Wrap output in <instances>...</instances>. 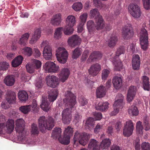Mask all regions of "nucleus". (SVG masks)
I'll use <instances>...</instances> for the list:
<instances>
[{
  "mask_svg": "<svg viewBox=\"0 0 150 150\" xmlns=\"http://www.w3.org/2000/svg\"><path fill=\"white\" fill-rule=\"evenodd\" d=\"M15 78L13 76H8L4 79V82L7 86H11L14 84Z\"/></svg>",
  "mask_w": 150,
  "mask_h": 150,
  "instance_id": "nucleus-28",
  "label": "nucleus"
},
{
  "mask_svg": "<svg viewBox=\"0 0 150 150\" xmlns=\"http://www.w3.org/2000/svg\"><path fill=\"white\" fill-rule=\"evenodd\" d=\"M140 140L139 138H136L134 142L135 149L136 150H139L140 149Z\"/></svg>",
  "mask_w": 150,
  "mask_h": 150,
  "instance_id": "nucleus-62",
  "label": "nucleus"
},
{
  "mask_svg": "<svg viewBox=\"0 0 150 150\" xmlns=\"http://www.w3.org/2000/svg\"><path fill=\"white\" fill-rule=\"evenodd\" d=\"M41 65V62L39 60L34 59L31 63H28L26 66V68L28 72L32 73L35 69H39Z\"/></svg>",
  "mask_w": 150,
  "mask_h": 150,
  "instance_id": "nucleus-11",
  "label": "nucleus"
},
{
  "mask_svg": "<svg viewBox=\"0 0 150 150\" xmlns=\"http://www.w3.org/2000/svg\"><path fill=\"white\" fill-rule=\"evenodd\" d=\"M30 36L28 33H25L22 35L18 43L21 45L25 46L26 44V42Z\"/></svg>",
  "mask_w": 150,
  "mask_h": 150,
  "instance_id": "nucleus-33",
  "label": "nucleus"
},
{
  "mask_svg": "<svg viewBox=\"0 0 150 150\" xmlns=\"http://www.w3.org/2000/svg\"><path fill=\"white\" fill-rule=\"evenodd\" d=\"M148 34L145 28H142L140 32V44L141 48L144 50H146L148 46Z\"/></svg>",
  "mask_w": 150,
  "mask_h": 150,
  "instance_id": "nucleus-7",
  "label": "nucleus"
},
{
  "mask_svg": "<svg viewBox=\"0 0 150 150\" xmlns=\"http://www.w3.org/2000/svg\"><path fill=\"white\" fill-rule=\"evenodd\" d=\"M41 36V31L40 29H37L34 32L32 38L30 41L31 44H33L40 38Z\"/></svg>",
  "mask_w": 150,
  "mask_h": 150,
  "instance_id": "nucleus-24",
  "label": "nucleus"
},
{
  "mask_svg": "<svg viewBox=\"0 0 150 150\" xmlns=\"http://www.w3.org/2000/svg\"><path fill=\"white\" fill-rule=\"evenodd\" d=\"M141 147L142 150H150V145L148 142H145L142 143Z\"/></svg>",
  "mask_w": 150,
  "mask_h": 150,
  "instance_id": "nucleus-63",
  "label": "nucleus"
},
{
  "mask_svg": "<svg viewBox=\"0 0 150 150\" xmlns=\"http://www.w3.org/2000/svg\"><path fill=\"white\" fill-rule=\"evenodd\" d=\"M58 94V91L56 89L53 90L51 93L48 96V99L50 102H53L56 99Z\"/></svg>",
  "mask_w": 150,
  "mask_h": 150,
  "instance_id": "nucleus-41",
  "label": "nucleus"
},
{
  "mask_svg": "<svg viewBox=\"0 0 150 150\" xmlns=\"http://www.w3.org/2000/svg\"><path fill=\"white\" fill-rule=\"evenodd\" d=\"M69 74L70 71L68 69H62L59 74L60 81L62 83L65 82L68 79Z\"/></svg>",
  "mask_w": 150,
  "mask_h": 150,
  "instance_id": "nucleus-18",
  "label": "nucleus"
},
{
  "mask_svg": "<svg viewBox=\"0 0 150 150\" xmlns=\"http://www.w3.org/2000/svg\"><path fill=\"white\" fill-rule=\"evenodd\" d=\"M94 120L93 118L90 117L86 121V128L90 129L93 127L94 124Z\"/></svg>",
  "mask_w": 150,
  "mask_h": 150,
  "instance_id": "nucleus-44",
  "label": "nucleus"
},
{
  "mask_svg": "<svg viewBox=\"0 0 150 150\" xmlns=\"http://www.w3.org/2000/svg\"><path fill=\"white\" fill-rule=\"evenodd\" d=\"M65 96L66 98L63 99L64 103L67 108L62 112V121L64 123L69 124L72 117V110L75 109L76 98L74 94L69 91L65 92Z\"/></svg>",
  "mask_w": 150,
  "mask_h": 150,
  "instance_id": "nucleus-1",
  "label": "nucleus"
},
{
  "mask_svg": "<svg viewBox=\"0 0 150 150\" xmlns=\"http://www.w3.org/2000/svg\"><path fill=\"white\" fill-rule=\"evenodd\" d=\"M23 58L21 56H18L14 59L12 62V65L13 67L19 66L21 64Z\"/></svg>",
  "mask_w": 150,
  "mask_h": 150,
  "instance_id": "nucleus-37",
  "label": "nucleus"
},
{
  "mask_svg": "<svg viewBox=\"0 0 150 150\" xmlns=\"http://www.w3.org/2000/svg\"><path fill=\"white\" fill-rule=\"evenodd\" d=\"M62 21V15L59 13L54 15L51 19V23L54 26L59 25Z\"/></svg>",
  "mask_w": 150,
  "mask_h": 150,
  "instance_id": "nucleus-22",
  "label": "nucleus"
},
{
  "mask_svg": "<svg viewBox=\"0 0 150 150\" xmlns=\"http://www.w3.org/2000/svg\"><path fill=\"white\" fill-rule=\"evenodd\" d=\"M39 128L41 132H45L46 129L50 130L54 125V119L51 117H49L46 119L45 116L40 117L38 120Z\"/></svg>",
  "mask_w": 150,
  "mask_h": 150,
  "instance_id": "nucleus-3",
  "label": "nucleus"
},
{
  "mask_svg": "<svg viewBox=\"0 0 150 150\" xmlns=\"http://www.w3.org/2000/svg\"><path fill=\"white\" fill-rule=\"evenodd\" d=\"M112 82L114 87L117 89L121 87L122 83V80L120 77L115 76L113 77Z\"/></svg>",
  "mask_w": 150,
  "mask_h": 150,
  "instance_id": "nucleus-27",
  "label": "nucleus"
},
{
  "mask_svg": "<svg viewBox=\"0 0 150 150\" xmlns=\"http://www.w3.org/2000/svg\"><path fill=\"white\" fill-rule=\"evenodd\" d=\"M136 130L137 133L142 134L143 133V127L142 125V122L139 121L137 122L136 124Z\"/></svg>",
  "mask_w": 150,
  "mask_h": 150,
  "instance_id": "nucleus-51",
  "label": "nucleus"
},
{
  "mask_svg": "<svg viewBox=\"0 0 150 150\" xmlns=\"http://www.w3.org/2000/svg\"><path fill=\"white\" fill-rule=\"evenodd\" d=\"M101 69L100 65L96 63L92 65L88 70L89 74L93 76H96Z\"/></svg>",
  "mask_w": 150,
  "mask_h": 150,
  "instance_id": "nucleus-17",
  "label": "nucleus"
},
{
  "mask_svg": "<svg viewBox=\"0 0 150 150\" xmlns=\"http://www.w3.org/2000/svg\"><path fill=\"white\" fill-rule=\"evenodd\" d=\"M117 41V38L115 35H112L108 42V45L110 47L114 46Z\"/></svg>",
  "mask_w": 150,
  "mask_h": 150,
  "instance_id": "nucleus-39",
  "label": "nucleus"
},
{
  "mask_svg": "<svg viewBox=\"0 0 150 150\" xmlns=\"http://www.w3.org/2000/svg\"><path fill=\"white\" fill-rule=\"evenodd\" d=\"M36 87L37 88H41L42 86V79L40 78H39L36 81V82L35 84Z\"/></svg>",
  "mask_w": 150,
  "mask_h": 150,
  "instance_id": "nucleus-64",
  "label": "nucleus"
},
{
  "mask_svg": "<svg viewBox=\"0 0 150 150\" xmlns=\"http://www.w3.org/2000/svg\"><path fill=\"white\" fill-rule=\"evenodd\" d=\"M15 129L19 134L18 139L21 143L26 142L25 137L26 132L25 130V123L24 120L22 118L18 119L16 121Z\"/></svg>",
  "mask_w": 150,
  "mask_h": 150,
  "instance_id": "nucleus-2",
  "label": "nucleus"
},
{
  "mask_svg": "<svg viewBox=\"0 0 150 150\" xmlns=\"http://www.w3.org/2000/svg\"><path fill=\"white\" fill-rule=\"evenodd\" d=\"M134 126L131 120L127 121L123 129V134L125 136L129 137L132 134Z\"/></svg>",
  "mask_w": 150,
  "mask_h": 150,
  "instance_id": "nucleus-10",
  "label": "nucleus"
},
{
  "mask_svg": "<svg viewBox=\"0 0 150 150\" xmlns=\"http://www.w3.org/2000/svg\"><path fill=\"white\" fill-rule=\"evenodd\" d=\"M129 114L132 116H136L139 114V110L134 105L130 107L128 109Z\"/></svg>",
  "mask_w": 150,
  "mask_h": 150,
  "instance_id": "nucleus-36",
  "label": "nucleus"
},
{
  "mask_svg": "<svg viewBox=\"0 0 150 150\" xmlns=\"http://www.w3.org/2000/svg\"><path fill=\"white\" fill-rule=\"evenodd\" d=\"M41 47H44L43 54L44 58L46 60L51 59L52 48L48 41L44 40L40 45Z\"/></svg>",
  "mask_w": 150,
  "mask_h": 150,
  "instance_id": "nucleus-5",
  "label": "nucleus"
},
{
  "mask_svg": "<svg viewBox=\"0 0 150 150\" xmlns=\"http://www.w3.org/2000/svg\"><path fill=\"white\" fill-rule=\"evenodd\" d=\"M137 91L136 86H131L129 87L127 95V99L128 101L130 102L135 96Z\"/></svg>",
  "mask_w": 150,
  "mask_h": 150,
  "instance_id": "nucleus-19",
  "label": "nucleus"
},
{
  "mask_svg": "<svg viewBox=\"0 0 150 150\" xmlns=\"http://www.w3.org/2000/svg\"><path fill=\"white\" fill-rule=\"evenodd\" d=\"M89 53V51L87 50L83 52L81 59V61L83 62L86 60L88 57Z\"/></svg>",
  "mask_w": 150,
  "mask_h": 150,
  "instance_id": "nucleus-61",
  "label": "nucleus"
},
{
  "mask_svg": "<svg viewBox=\"0 0 150 150\" xmlns=\"http://www.w3.org/2000/svg\"><path fill=\"white\" fill-rule=\"evenodd\" d=\"M39 130L36 124L33 123L31 126V133L32 135H38L39 133Z\"/></svg>",
  "mask_w": 150,
  "mask_h": 150,
  "instance_id": "nucleus-45",
  "label": "nucleus"
},
{
  "mask_svg": "<svg viewBox=\"0 0 150 150\" xmlns=\"http://www.w3.org/2000/svg\"><path fill=\"white\" fill-rule=\"evenodd\" d=\"M90 16L91 18H95V19L99 18L100 16H102L97 8H94L91 10L90 11Z\"/></svg>",
  "mask_w": 150,
  "mask_h": 150,
  "instance_id": "nucleus-40",
  "label": "nucleus"
},
{
  "mask_svg": "<svg viewBox=\"0 0 150 150\" xmlns=\"http://www.w3.org/2000/svg\"><path fill=\"white\" fill-rule=\"evenodd\" d=\"M14 127V122L13 119H8L6 124V128L8 133H11L13 131Z\"/></svg>",
  "mask_w": 150,
  "mask_h": 150,
  "instance_id": "nucleus-29",
  "label": "nucleus"
},
{
  "mask_svg": "<svg viewBox=\"0 0 150 150\" xmlns=\"http://www.w3.org/2000/svg\"><path fill=\"white\" fill-rule=\"evenodd\" d=\"M132 66L133 69L134 70H138L139 69L140 65V58L138 54L134 55L132 60Z\"/></svg>",
  "mask_w": 150,
  "mask_h": 150,
  "instance_id": "nucleus-20",
  "label": "nucleus"
},
{
  "mask_svg": "<svg viewBox=\"0 0 150 150\" xmlns=\"http://www.w3.org/2000/svg\"><path fill=\"white\" fill-rule=\"evenodd\" d=\"M96 25L95 28L97 30H101L105 27L104 21L102 16H100L99 18L95 19Z\"/></svg>",
  "mask_w": 150,
  "mask_h": 150,
  "instance_id": "nucleus-26",
  "label": "nucleus"
},
{
  "mask_svg": "<svg viewBox=\"0 0 150 150\" xmlns=\"http://www.w3.org/2000/svg\"><path fill=\"white\" fill-rule=\"evenodd\" d=\"M46 81L47 85L52 88L57 87L59 84L58 78L54 75L47 76Z\"/></svg>",
  "mask_w": 150,
  "mask_h": 150,
  "instance_id": "nucleus-14",
  "label": "nucleus"
},
{
  "mask_svg": "<svg viewBox=\"0 0 150 150\" xmlns=\"http://www.w3.org/2000/svg\"><path fill=\"white\" fill-rule=\"evenodd\" d=\"M20 110L24 114L28 113L31 110V105H28L21 106L19 108Z\"/></svg>",
  "mask_w": 150,
  "mask_h": 150,
  "instance_id": "nucleus-47",
  "label": "nucleus"
},
{
  "mask_svg": "<svg viewBox=\"0 0 150 150\" xmlns=\"http://www.w3.org/2000/svg\"><path fill=\"white\" fill-rule=\"evenodd\" d=\"M94 5L98 8L105 9L106 5L105 4H102L100 0H93Z\"/></svg>",
  "mask_w": 150,
  "mask_h": 150,
  "instance_id": "nucleus-46",
  "label": "nucleus"
},
{
  "mask_svg": "<svg viewBox=\"0 0 150 150\" xmlns=\"http://www.w3.org/2000/svg\"><path fill=\"white\" fill-rule=\"evenodd\" d=\"M111 141L109 139H105L101 142L100 147L103 149H108L111 144Z\"/></svg>",
  "mask_w": 150,
  "mask_h": 150,
  "instance_id": "nucleus-32",
  "label": "nucleus"
},
{
  "mask_svg": "<svg viewBox=\"0 0 150 150\" xmlns=\"http://www.w3.org/2000/svg\"><path fill=\"white\" fill-rule=\"evenodd\" d=\"M143 88L145 90L149 91L150 85L149 81V78L146 76L142 77Z\"/></svg>",
  "mask_w": 150,
  "mask_h": 150,
  "instance_id": "nucleus-35",
  "label": "nucleus"
},
{
  "mask_svg": "<svg viewBox=\"0 0 150 150\" xmlns=\"http://www.w3.org/2000/svg\"><path fill=\"white\" fill-rule=\"evenodd\" d=\"M106 93V88L103 86L98 87L96 90V95L98 98L103 97L105 95Z\"/></svg>",
  "mask_w": 150,
  "mask_h": 150,
  "instance_id": "nucleus-25",
  "label": "nucleus"
},
{
  "mask_svg": "<svg viewBox=\"0 0 150 150\" xmlns=\"http://www.w3.org/2000/svg\"><path fill=\"white\" fill-rule=\"evenodd\" d=\"M81 41V39L76 35H73L69 37L68 40V45L71 47L79 45Z\"/></svg>",
  "mask_w": 150,
  "mask_h": 150,
  "instance_id": "nucleus-16",
  "label": "nucleus"
},
{
  "mask_svg": "<svg viewBox=\"0 0 150 150\" xmlns=\"http://www.w3.org/2000/svg\"><path fill=\"white\" fill-rule=\"evenodd\" d=\"M56 55L57 60L61 64L65 63L68 57V54L66 49L63 47H59L57 49Z\"/></svg>",
  "mask_w": 150,
  "mask_h": 150,
  "instance_id": "nucleus-6",
  "label": "nucleus"
},
{
  "mask_svg": "<svg viewBox=\"0 0 150 150\" xmlns=\"http://www.w3.org/2000/svg\"><path fill=\"white\" fill-rule=\"evenodd\" d=\"M124 52V47L123 46L120 47L117 49L116 53V56H119L120 54H123Z\"/></svg>",
  "mask_w": 150,
  "mask_h": 150,
  "instance_id": "nucleus-60",
  "label": "nucleus"
},
{
  "mask_svg": "<svg viewBox=\"0 0 150 150\" xmlns=\"http://www.w3.org/2000/svg\"><path fill=\"white\" fill-rule=\"evenodd\" d=\"M43 67L45 71L48 73L55 72L59 69L58 66H56L54 63L50 62H46Z\"/></svg>",
  "mask_w": 150,
  "mask_h": 150,
  "instance_id": "nucleus-12",
  "label": "nucleus"
},
{
  "mask_svg": "<svg viewBox=\"0 0 150 150\" xmlns=\"http://www.w3.org/2000/svg\"><path fill=\"white\" fill-rule=\"evenodd\" d=\"M98 142L96 140L91 139L88 145V148L90 149H92L93 150H99L98 148Z\"/></svg>",
  "mask_w": 150,
  "mask_h": 150,
  "instance_id": "nucleus-30",
  "label": "nucleus"
},
{
  "mask_svg": "<svg viewBox=\"0 0 150 150\" xmlns=\"http://www.w3.org/2000/svg\"><path fill=\"white\" fill-rule=\"evenodd\" d=\"M87 28L89 31L95 28L94 23L92 20H89L87 23Z\"/></svg>",
  "mask_w": 150,
  "mask_h": 150,
  "instance_id": "nucleus-56",
  "label": "nucleus"
},
{
  "mask_svg": "<svg viewBox=\"0 0 150 150\" xmlns=\"http://www.w3.org/2000/svg\"><path fill=\"white\" fill-rule=\"evenodd\" d=\"M129 11L131 15L135 18H138L142 14L140 7L136 4H131L128 7Z\"/></svg>",
  "mask_w": 150,
  "mask_h": 150,
  "instance_id": "nucleus-9",
  "label": "nucleus"
},
{
  "mask_svg": "<svg viewBox=\"0 0 150 150\" xmlns=\"http://www.w3.org/2000/svg\"><path fill=\"white\" fill-rule=\"evenodd\" d=\"M102 56L100 52L94 51L91 53L87 62L88 64H90L91 62L96 61L101 59Z\"/></svg>",
  "mask_w": 150,
  "mask_h": 150,
  "instance_id": "nucleus-15",
  "label": "nucleus"
},
{
  "mask_svg": "<svg viewBox=\"0 0 150 150\" xmlns=\"http://www.w3.org/2000/svg\"><path fill=\"white\" fill-rule=\"evenodd\" d=\"M18 95V98L21 101H25L28 99V94L27 92L24 91H19Z\"/></svg>",
  "mask_w": 150,
  "mask_h": 150,
  "instance_id": "nucleus-34",
  "label": "nucleus"
},
{
  "mask_svg": "<svg viewBox=\"0 0 150 150\" xmlns=\"http://www.w3.org/2000/svg\"><path fill=\"white\" fill-rule=\"evenodd\" d=\"M76 18L73 15L67 16L66 19V25L64 28V32L65 35H70L72 34L74 31L73 27L76 24Z\"/></svg>",
  "mask_w": 150,
  "mask_h": 150,
  "instance_id": "nucleus-4",
  "label": "nucleus"
},
{
  "mask_svg": "<svg viewBox=\"0 0 150 150\" xmlns=\"http://www.w3.org/2000/svg\"><path fill=\"white\" fill-rule=\"evenodd\" d=\"M134 32L131 26H125L122 30V36L124 39L128 40L132 37Z\"/></svg>",
  "mask_w": 150,
  "mask_h": 150,
  "instance_id": "nucleus-13",
  "label": "nucleus"
},
{
  "mask_svg": "<svg viewBox=\"0 0 150 150\" xmlns=\"http://www.w3.org/2000/svg\"><path fill=\"white\" fill-rule=\"evenodd\" d=\"M144 7L146 10L150 9V0H142Z\"/></svg>",
  "mask_w": 150,
  "mask_h": 150,
  "instance_id": "nucleus-59",
  "label": "nucleus"
},
{
  "mask_svg": "<svg viewBox=\"0 0 150 150\" xmlns=\"http://www.w3.org/2000/svg\"><path fill=\"white\" fill-rule=\"evenodd\" d=\"M114 61L115 62V65L114 69L117 71H120L122 66V62L120 61H119L118 62H116L115 60H114Z\"/></svg>",
  "mask_w": 150,
  "mask_h": 150,
  "instance_id": "nucleus-58",
  "label": "nucleus"
},
{
  "mask_svg": "<svg viewBox=\"0 0 150 150\" xmlns=\"http://www.w3.org/2000/svg\"><path fill=\"white\" fill-rule=\"evenodd\" d=\"M110 73L109 70L105 69L103 70L102 73L101 77L103 80H105L108 76Z\"/></svg>",
  "mask_w": 150,
  "mask_h": 150,
  "instance_id": "nucleus-54",
  "label": "nucleus"
},
{
  "mask_svg": "<svg viewBox=\"0 0 150 150\" xmlns=\"http://www.w3.org/2000/svg\"><path fill=\"white\" fill-rule=\"evenodd\" d=\"M72 8L76 11H79L82 8L83 5L81 2L74 3L72 6Z\"/></svg>",
  "mask_w": 150,
  "mask_h": 150,
  "instance_id": "nucleus-52",
  "label": "nucleus"
},
{
  "mask_svg": "<svg viewBox=\"0 0 150 150\" xmlns=\"http://www.w3.org/2000/svg\"><path fill=\"white\" fill-rule=\"evenodd\" d=\"M81 54L80 49L78 47L76 48L73 51L72 54V58L73 59H76Z\"/></svg>",
  "mask_w": 150,
  "mask_h": 150,
  "instance_id": "nucleus-53",
  "label": "nucleus"
},
{
  "mask_svg": "<svg viewBox=\"0 0 150 150\" xmlns=\"http://www.w3.org/2000/svg\"><path fill=\"white\" fill-rule=\"evenodd\" d=\"M119 98L116 100L113 105V106L120 108H122V106L124 104L123 102L124 96L121 94H119L116 96V98Z\"/></svg>",
  "mask_w": 150,
  "mask_h": 150,
  "instance_id": "nucleus-23",
  "label": "nucleus"
},
{
  "mask_svg": "<svg viewBox=\"0 0 150 150\" xmlns=\"http://www.w3.org/2000/svg\"><path fill=\"white\" fill-rule=\"evenodd\" d=\"M109 103L106 102L104 103L99 102L96 106V110L103 111L108 108Z\"/></svg>",
  "mask_w": 150,
  "mask_h": 150,
  "instance_id": "nucleus-31",
  "label": "nucleus"
},
{
  "mask_svg": "<svg viewBox=\"0 0 150 150\" xmlns=\"http://www.w3.org/2000/svg\"><path fill=\"white\" fill-rule=\"evenodd\" d=\"M49 105V103L46 101H45V100H44L43 99L42 103L40 105L41 108L44 111H47L50 108Z\"/></svg>",
  "mask_w": 150,
  "mask_h": 150,
  "instance_id": "nucleus-49",
  "label": "nucleus"
},
{
  "mask_svg": "<svg viewBox=\"0 0 150 150\" xmlns=\"http://www.w3.org/2000/svg\"><path fill=\"white\" fill-rule=\"evenodd\" d=\"M16 94L15 92L11 91H8L6 93V99L8 104L14 102L16 100Z\"/></svg>",
  "mask_w": 150,
  "mask_h": 150,
  "instance_id": "nucleus-21",
  "label": "nucleus"
},
{
  "mask_svg": "<svg viewBox=\"0 0 150 150\" xmlns=\"http://www.w3.org/2000/svg\"><path fill=\"white\" fill-rule=\"evenodd\" d=\"M22 52L24 54L30 56L32 54V50L30 47H25L23 49Z\"/></svg>",
  "mask_w": 150,
  "mask_h": 150,
  "instance_id": "nucleus-50",
  "label": "nucleus"
},
{
  "mask_svg": "<svg viewBox=\"0 0 150 150\" xmlns=\"http://www.w3.org/2000/svg\"><path fill=\"white\" fill-rule=\"evenodd\" d=\"M62 132L61 129L60 128H55L53 130L52 134V137L53 139H55L61 137V134Z\"/></svg>",
  "mask_w": 150,
  "mask_h": 150,
  "instance_id": "nucleus-38",
  "label": "nucleus"
},
{
  "mask_svg": "<svg viewBox=\"0 0 150 150\" xmlns=\"http://www.w3.org/2000/svg\"><path fill=\"white\" fill-rule=\"evenodd\" d=\"M88 15L87 13H84L79 16L80 23L82 24H85L87 17Z\"/></svg>",
  "mask_w": 150,
  "mask_h": 150,
  "instance_id": "nucleus-55",
  "label": "nucleus"
},
{
  "mask_svg": "<svg viewBox=\"0 0 150 150\" xmlns=\"http://www.w3.org/2000/svg\"><path fill=\"white\" fill-rule=\"evenodd\" d=\"M73 129L70 126L65 128L64 131V134L70 137L72 135L73 131Z\"/></svg>",
  "mask_w": 150,
  "mask_h": 150,
  "instance_id": "nucleus-48",
  "label": "nucleus"
},
{
  "mask_svg": "<svg viewBox=\"0 0 150 150\" xmlns=\"http://www.w3.org/2000/svg\"><path fill=\"white\" fill-rule=\"evenodd\" d=\"M74 141V144L79 141L81 144L85 146L88 141V136L86 133H79L77 132L75 134Z\"/></svg>",
  "mask_w": 150,
  "mask_h": 150,
  "instance_id": "nucleus-8",
  "label": "nucleus"
},
{
  "mask_svg": "<svg viewBox=\"0 0 150 150\" xmlns=\"http://www.w3.org/2000/svg\"><path fill=\"white\" fill-rule=\"evenodd\" d=\"M64 29L62 27H59L57 28L54 35V37L56 39H59L61 37L62 32L64 31Z\"/></svg>",
  "mask_w": 150,
  "mask_h": 150,
  "instance_id": "nucleus-43",
  "label": "nucleus"
},
{
  "mask_svg": "<svg viewBox=\"0 0 150 150\" xmlns=\"http://www.w3.org/2000/svg\"><path fill=\"white\" fill-rule=\"evenodd\" d=\"M9 66L8 63L6 62H0V70H6Z\"/></svg>",
  "mask_w": 150,
  "mask_h": 150,
  "instance_id": "nucleus-57",
  "label": "nucleus"
},
{
  "mask_svg": "<svg viewBox=\"0 0 150 150\" xmlns=\"http://www.w3.org/2000/svg\"><path fill=\"white\" fill-rule=\"evenodd\" d=\"M59 142L63 144H68L70 142V137L68 136H66L64 134L63 138L60 137L58 139Z\"/></svg>",
  "mask_w": 150,
  "mask_h": 150,
  "instance_id": "nucleus-42",
  "label": "nucleus"
}]
</instances>
